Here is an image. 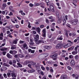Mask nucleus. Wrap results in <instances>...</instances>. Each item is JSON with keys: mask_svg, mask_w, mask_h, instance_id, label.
<instances>
[{"mask_svg": "<svg viewBox=\"0 0 79 79\" xmlns=\"http://www.w3.org/2000/svg\"><path fill=\"white\" fill-rule=\"evenodd\" d=\"M29 54H27L25 56V58H28V57H29Z\"/></svg>", "mask_w": 79, "mask_h": 79, "instance_id": "obj_47", "label": "nucleus"}, {"mask_svg": "<svg viewBox=\"0 0 79 79\" xmlns=\"http://www.w3.org/2000/svg\"><path fill=\"white\" fill-rule=\"evenodd\" d=\"M64 48H68V46H67V45L66 44L64 46Z\"/></svg>", "mask_w": 79, "mask_h": 79, "instance_id": "obj_63", "label": "nucleus"}, {"mask_svg": "<svg viewBox=\"0 0 79 79\" xmlns=\"http://www.w3.org/2000/svg\"><path fill=\"white\" fill-rule=\"evenodd\" d=\"M58 56V54L56 53H55L53 55L51 56L50 57L51 58H52L53 60L56 61V56Z\"/></svg>", "mask_w": 79, "mask_h": 79, "instance_id": "obj_3", "label": "nucleus"}, {"mask_svg": "<svg viewBox=\"0 0 79 79\" xmlns=\"http://www.w3.org/2000/svg\"><path fill=\"white\" fill-rule=\"evenodd\" d=\"M7 57L9 59L12 58V56L9 53H8L6 55Z\"/></svg>", "mask_w": 79, "mask_h": 79, "instance_id": "obj_9", "label": "nucleus"}, {"mask_svg": "<svg viewBox=\"0 0 79 79\" xmlns=\"http://www.w3.org/2000/svg\"><path fill=\"white\" fill-rule=\"evenodd\" d=\"M9 64L11 65L12 64H13V62H12V61L10 60L9 62Z\"/></svg>", "mask_w": 79, "mask_h": 79, "instance_id": "obj_53", "label": "nucleus"}, {"mask_svg": "<svg viewBox=\"0 0 79 79\" xmlns=\"http://www.w3.org/2000/svg\"><path fill=\"white\" fill-rule=\"evenodd\" d=\"M40 73L42 76H44V72H43V71H41Z\"/></svg>", "mask_w": 79, "mask_h": 79, "instance_id": "obj_50", "label": "nucleus"}, {"mask_svg": "<svg viewBox=\"0 0 79 79\" xmlns=\"http://www.w3.org/2000/svg\"><path fill=\"white\" fill-rule=\"evenodd\" d=\"M30 42H33V39L31 38H30Z\"/></svg>", "mask_w": 79, "mask_h": 79, "instance_id": "obj_43", "label": "nucleus"}, {"mask_svg": "<svg viewBox=\"0 0 79 79\" xmlns=\"http://www.w3.org/2000/svg\"><path fill=\"white\" fill-rule=\"evenodd\" d=\"M23 48H25L26 50H27V49H28V46H27V45L26 43H24L23 44Z\"/></svg>", "mask_w": 79, "mask_h": 79, "instance_id": "obj_7", "label": "nucleus"}, {"mask_svg": "<svg viewBox=\"0 0 79 79\" xmlns=\"http://www.w3.org/2000/svg\"><path fill=\"white\" fill-rule=\"evenodd\" d=\"M17 40H15L13 41V44H17Z\"/></svg>", "mask_w": 79, "mask_h": 79, "instance_id": "obj_27", "label": "nucleus"}, {"mask_svg": "<svg viewBox=\"0 0 79 79\" xmlns=\"http://www.w3.org/2000/svg\"><path fill=\"white\" fill-rule=\"evenodd\" d=\"M5 44H6V43H4V44H2V45L0 46V48H2V47H3V46L5 45Z\"/></svg>", "mask_w": 79, "mask_h": 79, "instance_id": "obj_31", "label": "nucleus"}, {"mask_svg": "<svg viewBox=\"0 0 79 79\" xmlns=\"http://www.w3.org/2000/svg\"><path fill=\"white\" fill-rule=\"evenodd\" d=\"M61 19H59L58 20H57V23L60 24V23H61Z\"/></svg>", "mask_w": 79, "mask_h": 79, "instance_id": "obj_44", "label": "nucleus"}, {"mask_svg": "<svg viewBox=\"0 0 79 79\" xmlns=\"http://www.w3.org/2000/svg\"><path fill=\"white\" fill-rule=\"evenodd\" d=\"M67 68L69 70H71V69H72V68L69 66L67 67Z\"/></svg>", "mask_w": 79, "mask_h": 79, "instance_id": "obj_37", "label": "nucleus"}, {"mask_svg": "<svg viewBox=\"0 0 79 79\" xmlns=\"http://www.w3.org/2000/svg\"><path fill=\"white\" fill-rule=\"evenodd\" d=\"M77 22H78V20L77 19H74L71 21V23L73 25H76L77 24Z\"/></svg>", "mask_w": 79, "mask_h": 79, "instance_id": "obj_4", "label": "nucleus"}, {"mask_svg": "<svg viewBox=\"0 0 79 79\" xmlns=\"http://www.w3.org/2000/svg\"><path fill=\"white\" fill-rule=\"evenodd\" d=\"M75 78L76 79H78V75H75Z\"/></svg>", "mask_w": 79, "mask_h": 79, "instance_id": "obj_61", "label": "nucleus"}, {"mask_svg": "<svg viewBox=\"0 0 79 79\" xmlns=\"http://www.w3.org/2000/svg\"><path fill=\"white\" fill-rule=\"evenodd\" d=\"M60 79H66L67 76L66 75H63L61 76Z\"/></svg>", "mask_w": 79, "mask_h": 79, "instance_id": "obj_8", "label": "nucleus"}, {"mask_svg": "<svg viewBox=\"0 0 79 79\" xmlns=\"http://www.w3.org/2000/svg\"><path fill=\"white\" fill-rule=\"evenodd\" d=\"M69 58L71 59L73 58H74V56L72 55H70L69 56Z\"/></svg>", "mask_w": 79, "mask_h": 79, "instance_id": "obj_39", "label": "nucleus"}, {"mask_svg": "<svg viewBox=\"0 0 79 79\" xmlns=\"http://www.w3.org/2000/svg\"><path fill=\"white\" fill-rule=\"evenodd\" d=\"M50 8L51 10H53L54 9V7H53V6H52L50 7Z\"/></svg>", "mask_w": 79, "mask_h": 79, "instance_id": "obj_46", "label": "nucleus"}, {"mask_svg": "<svg viewBox=\"0 0 79 79\" xmlns=\"http://www.w3.org/2000/svg\"><path fill=\"white\" fill-rule=\"evenodd\" d=\"M15 27L16 28H18V27H19V25H16L15 26Z\"/></svg>", "mask_w": 79, "mask_h": 79, "instance_id": "obj_60", "label": "nucleus"}, {"mask_svg": "<svg viewBox=\"0 0 79 79\" xmlns=\"http://www.w3.org/2000/svg\"><path fill=\"white\" fill-rule=\"evenodd\" d=\"M74 58L76 60H77L79 59V56L78 55H76L75 56Z\"/></svg>", "mask_w": 79, "mask_h": 79, "instance_id": "obj_22", "label": "nucleus"}, {"mask_svg": "<svg viewBox=\"0 0 79 79\" xmlns=\"http://www.w3.org/2000/svg\"><path fill=\"white\" fill-rule=\"evenodd\" d=\"M40 28L39 27L37 28L36 31L37 32L38 34H40Z\"/></svg>", "mask_w": 79, "mask_h": 79, "instance_id": "obj_14", "label": "nucleus"}, {"mask_svg": "<svg viewBox=\"0 0 79 79\" xmlns=\"http://www.w3.org/2000/svg\"><path fill=\"white\" fill-rule=\"evenodd\" d=\"M63 47V44H62V43H59L56 46V48H62Z\"/></svg>", "mask_w": 79, "mask_h": 79, "instance_id": "obj_2", "label": "nucleus"}, {"mask_svg": "<svg viewBox=\"0 0 79 79\" xmlns=\"http://www.w3.org/2000/svg\"><path fill=\"white\" fill-rule=\"evenodd\" d=\"M9 53H10V54H13V51H12V50L10 51Z\"/></svg>", "mask_w": 79, "mask_h": 79, "instance_id": "obj_54", "label": "nucleus"}, {"mask_svg": "<svg viewBox=\"0 0 79 79\" xmlns=\"http://www.w3.org/2000/svg\"><path fill=\"white\" fill-rule=\"evenodd\" d=\"M42 32L43 33H46V31H45V29H44L43 30Z\"/></svg>", "mask_w": 79, "mask_h": 79, "instance_id": "obj_40", "label": "nucleus"}, {"mask_svg": "<svg viewBox=\"0 0 79 79\" xmlns=\"http://www.w3.org/2000/svg\"><path fill=\"white\" fill-rule=\"evenodd\" d=\"M42 36L44 37H46V33H43L42 34Z\"/></svg>", "mask_w": 79, "mask_h": 79, "instance_id": "obj_32", "label": "nucleus"}, {"mask_svg": "<svg viewBox=\"0 0 79 79\" xmlns=\"http://www.w3.org/2000/svg\"><path fill=\"white\" fill-rule=\"evenodd\" d=\"M17 65H18L19 68H22V67H23V65L19 63H17Z\"/></svg>", "mask_w": 79, "mask_h": 79, "instance_id": "obj_23", "label": "nucleus"}, {"mask_svg": "<svg viewBox=\"0 0 79 79\" xmlns=\"http://www.w3.org/2000/svg\"><path fill=\"white\" fill-rule=\"evenodd\" d=\"M3 65H4V66H8V64H6V63H4Z\"/></svg>", "mask_w": 79, "mask_h": 79, "instance_id": "obj_52", "label": "nucleus"}, {"mask_svg": "<svg viewBox=\"0 0 79 79\" xmlns=\"http://www.w3.org/2000/svg\"><path fill=\"white\" fill-rule=\"evenodd\" d=\"M52 33H50L48 34V37L49 39L52 38Z\"/></svg>", "mask_w": 79, "mask_h": 79, "instance_id": "obj_21", "label": "nucleus"}, {"mask_svg": "<svg viewBox=\"0 0 79 79\" xmlns=\"http://www.w3.org/2000/svg\"><path fill=\"white\" fill-rule=\"evenodd\" d=\"M13 63H16V60H13Z\"/></svg>", "mask_w": 79, "mask_h": 79, "instance_id": "obj_62", "label": "nucleus"}, {"mask_svg": "<svg viewBox=\"0 0 79 79\" xmlns=\"http://www.w3.org/2000/svg\"><path fill=\"white\" fill-rule=\"evenodd\" d=\"M74 46H72L71 48H70V50H73V49H74Z\"/></svg>", "mask_w": 79, "mask_h": 79, "instance_id": "obj_51", "label": "nucleus"}, {"mask_svg": "<svg viewBox=\"0 0 79 79\" xmlns=\"http://www.w3.org/2000/svg\"><path fill=\"white\" fill-rule=\"evenodd\" d=\"M48 64H53V62H52V61H51V62L48 61Z\"/></svg>", "mask_w": 79, "mask_h": 79, "instance_id": "obj_33", "label": "nucleus"}, {"mask_svg": "<svg viewBox=\"0 0 79 79\" xmlns=\"http://www.w3.org/2000/svg\"><path fill=\"white\" fill-rule=\"evenodd\" d=\"M64 31L65 32V35L67 37H68V31H67L66 30H64Z\"/></svg>", "mask_w": 79, "mask_h": 79, "instance_id": "obj_16", "label": "nucleus"}, {"mask_svg": "<svg viewBox=\"0 0 79 79\" xmlns=\"http://www.w3.org/2000/svg\"><path fill=\"white\" fill-rule=\"evenodd\" d=\"M62 37L63 36H62V35L60 36V37L58 38V40H63V38H62Z\"/></svg>", "mask_w": 79, "mask_h": 79, "instance_id": "obj_30", "label": "nucleus"}, {"mask_svg": "<svg viewBox=\"0 0 79 79\" xmlns=\"http://www.w3.org/2000/svg\"><path fill=\"white\" fill-rule=\"evenodd\" d=\"M7 37H9L10 38H13V36L11 35V34H10L7 36Z\"/></svg>", "mask_w": 79, "mask_h": 79, "instance_id": "obj_29", "label": "nucleus"}, {"mask_svg": "<svg viewBox=\"0 0 79 79\" xmlns=\"http://www.w3.org/2000/svg\"><path fill=\"white\" fill-rule=\"evenodd\" d=\"M48 55V54L46 53L44 54L41 55L40 57L41 59V60H43V59L45 58H46V57H47L48 56V55Z\"/></svg>", "mask_w": 79, "mask_h": 79, "instance_id": "obj_5", "label": "nucleus"}, {"mask_svg": "<svg viewBox=\"0 0 79 79\" xmlns=\"http://www.w3.org/2000/svg\"><path fill=\"white\" fill-rule=\"evenodd\" d=\"M31 50H31V49H29L28 50V52L30 53V52H31Z\"/></svg>", "mask_w": 79, "mask_h": 79, "instance_id": "obj_59", "label": "nucleus"}, {"mask_svg": "<svg viewBox=\"0 0 79 79\" xmlns=\"http://www.w3.org/2000/svg\"><path fill=\"white\" fill-rule=\"evenodd\" d=\"M63 21L64 23H66V21L65 20V19H64L63 20Z\"/></svg>", "mask_w": 79, "mask_h": 79, "instance_id": "obj_64", "label": "nucleus"}, {"mask_svg": "<svg viewBox=\"0 0 79 79\" xmlns=\"http://www.w3.org/2000/svg\"><path fill=\"white\" fill-rule=\"evenodd\" d=\"M54 40V38H52V39L50 40V42H52Z\"/></svg>", "mask_w": 79, "mask_h": 79, "instance_id": "obj_57", "label": "nucleus"}, {"mask_svg": "<svg viewBox=\"0 0 79 79\" xmlns=\"http://www.w3.org/2000/svg\"><path fill=\"white\" fill-rule=\"evenodd\" d=\"M28 73H34V72H35V70L34 69H32L28 71Z\"/></svg>", "mask_w": 79, "mask_h": 79, "instance_id": "obj_17", "label": "nucleus"}, {"mask_svg": "<svg viewBox=\"0 0 79 79\" xmlns=\"http://www.w3.org/2000/svg\"><path fill=\"white\" fill-rule=\"evenodd\" d=\"M24 42L23 41L20 40L19 42L20 44H23Z\"/></svg>", "mask_w": 79, "mask_h": 79, "instance_id": "obj_58", "label": "nucleus"}, {"mask_svg": "<svg viewBox=\"0 0 79 79\" xmlns=\"http://www.w3.org/2000/svg\"><path fill=\"white\" fill-rule=\"evenodd\" d=\"M3 76L5 78H7V75H6V74L4 73L3 74Z\"/></svg>", "mask_w": 79, "mask_h": 79, "instance_id": "obj_41", "label": "nucleus"}, {"mask_svg": "<svg viewBox=\"0 0 79 79\" xmlns=\"http://www.w3.org/2000/svg\"><path fill=\"white\" fill-rule=\"evenodd\" d=\"M35 39H39V36L38 35H36L35 36Z\"/></svg>", "mask_w": 79, "mask_h": 79, "instance_id": "obj_25", "label": "nucleus"}, {"mask_svg": "<svg viewBox=\"0 0 79 79\" xmlns=\"http://www.w3.org/2000/svg\"><path fill=\"white\" fill-rule=\"evenodd\" d=\"M70 64L72 66H74L75 65V61L73 59H72L71 61Z\"/></svg>", "mask_w": 79, "mask_h": 79, "instance_id": "obj_6", "label": "nucleus"}, {"mask_svg": "<svg viewBox=\"0 0 79 79\" xmlns=\"http://www.w3.org/2000/svg\"><path fill=\"white\" fill-rule=\"evenodd\" d=\"M13 53L14 54H16V53H17V51H13Z\"/></svg>", "mask_w": 79, "mask_h": 79, "instance_id": "obj_48", "label": "nucleus"}, {"mask_svg": "<svg viewBox=\"0 0 79 79\" xmlns=\"http://www.w3.org/2000/svg\"><path fill=\"white\" fill-rule=\"evenodd\" d=\"M71 43H67L66 45L67 46V47H70V46H71Z\"/></svg>", "mask_w": 79, "mask_h": 79, "instance_id": "obj_24", "label": "nucleus"}, {"mask_svg": "<svg viewBox=\"0 0 79 79\" xmlns=\"http://www.w3.org/2000/svg\"><path fill=\"white\" fill-rule=\"evenodd\" d=\"M31 61H26L24 62V64H26V65H27V64H28L29 63H31Z\"/></svg>", "mask_w": 79, "mask_h": 79, "instance_id": "obj_10", "label": "nucleus"}, {"mask_svg": "<svg viewBox=\"0 0 79 79\" xmlns=\"http://www.w3.org/2000/svg\"><path fill=\"white\" fill-rule=\"evenodd\" d=\"M3 33H1L0 34V40H2L3 39Z\"/></svg>", "mask_w": 79, "mask_h": 79, "instance_id": "obj_15", "label": "nucleus"}, {"mask_svg": "<svg viewBox=\"0 0 79 79\" xmlns=\"http://www.w3.org/2000/svg\"><path fill=\"white\" fill-rule=\"evenodd\" d=\"M7 69V68L6 67H3V71H6Z\"/></svg>", "mask_w": 79, "mask_h": 79, "instance_id": "obj_38", "label": "nucleus"}, {"mask_svg": "<svg viewBox=\"0 0 79 79\" xmlns=\"http://www.w3.org/2000/svg\"><path fill=\"white\" fill-rule=\"evenodd\" d=\"M7 77H11V74L10 73H7Z\"/></svg>", "mask_w": 79, "mask_h": 79, "instance_id": "obj_28", "label": "nucleus"}, {"mask_svg": "<svg viewBox=\"0 0 79 79\" xmlns=\"http://www.w3.org/2000/svg\"><path fill=\"white\" fill-rule=\"evenodd\" d=\"M15 46V45H12L10 48V49L11 50H14V49H15V48H16Z\"/></svg>", "mask_w": 79, "mask_h": 79, "instance_id": "obj_18", "label": "nucleus"}, {"mask_svg": "<svg viewBox=\"0 0 79 79\" xmlns=\"http://www.w3.org/2000/svg\"><path fill=\"white\" fill-rule=\"evenodd\" d=\"M16 74L13 73H11V76L12 77H16Z\"/></svg>", "mask_w": 79, "mask_h": 79, "instance_id": "obj_13", "label": "nucleus"}, {"mask_svg": "<svg viewBox=\"0 0 79 79\" xmlns=\"http://www.w3.org/2000/svg\"><path fill=\"white\" fill-rule=\"evenodd\" d=\"M19 57H20V58H23V57H24V55L22 54H19Z\"/></svg>", "mask_w": 79, "mask_h": 79, "instance_id": "obj_26", "label": "nucleus"}, {"mask_svg": "<svg viewBox=\"0 0 79 79\" xmlns=\"http://www.w3.org/2000/svg\"><path fill=\"white\" fill-rule=\"evenodd\" d=\"M3 50L4 51H6V50H8V48H3Z\"/></svg>", "mask_w": 79, "mask_h": 79, "instance_id": "obj_56", "label": "nucleus"}, {"mask_svg": "<svg viewBox=\"0 0 79 79\" xmlns=\"http://www.w3.org/2000/svg\"><path fill=\"white\" fill-rule=\"evenodd\" d=\"M45 47L46 49L48 50H50L52 48V46H46Z\"/></svg>", "mask_w": 79, "mask_h": 79, "instance_id": "obj_12", "label": "nucleus"}, {"mask_svg": "<svg viewBox=\"0 0 79 79\" xmlns=\"http://www.w3.org/2000/svg\"><path fill=\"white\" fill-rule=\"evenodd\" d=\"M41 68L42 70H45V68L43 66V65H41Z\"/></svg>", "mask_w": 79, "mask_h": 79, "instance_id": "obj_35", "label": "nucleus"}, {"mask_svg": "<svg viewBox=\"0 0 79 79\" xmlns=\"http://www.w3.org/2000/svg\"><path fill=\"white\" fill-rule=\"evenodd\" d=\"M29 6L31 7H32L33 6H34V5L30 3L29 4Z\"/></svg>", "mask_w": 79, "mask_h": 79, "instance_id": "obj_49", "label": "nucleus"}, {"mask_svg": "<svg viewBox=\"0 0 79 79\" xmlns=\"http://www.w3.org/2000/svg\"><path fill=\"white\" fill-rule=\"evenodd\" d=\"M29 44L30 45H34V43L31 42L30 43H29Z\"/></svg>", "mask_w": 79, "mask_h": 79, "instance_id": "obj_34", "label": "nucleus"}, {"mask_svg": "<svg viewBox=\"0 0 79 79\" xmlns=\"http://www.w3.org/2000/svg\"><path fill=\"white\" fill-rule=\"evenodd\" d=\"M44 27V25H41L40 26V28H43Z\"/></svg>", "mask_w": 79, "mask_h": 79, "instance_id": "obj_55", "label": "nucleus"}, {"mask_svg": "<svg viewBox=\"0 0 79 79\" xmlns=\"http://www.w3.org/2000/svg\"><path fill=\"white\" fill-rule=\"evenodd\" d=\"M2 53L3 55H6V51L3 52H2Z\"/></svg>", "mask_w": 79, "mask_h": 79, "instance_id": "obj_36", "label": "nucleus"}, {"mask_svg": "<svg viewBox=\"0 0 79 79\" xmlns=\"http://www.w3.org/2000/svg\"><path fill=\"white\" fill-rule=\"evenodd\" d=\"M28 27L29 28H31V24H30V23L28 22Z\"/></svg>", "mask_w": 79, "mask_h": 79, "instance_id": "obj_42", "label": "nucleus"}, {"mask_svg": "<svg viewBox=\"0 0 79 79\" xmlns=\"http://www.w3.org/2000/svg\"><path fill=\"white\" fill-rule=\"evenodd\" d=\"M35 67L37 69L39 68H40V65H39V63H37V64L35 65Z\"/></svg>", "mask_w": 79, "mask_h": 79, "instance_id": "obj_20", "label": "nucleus"}, {"mask_svg": "<svg viewBox=\"0 0 79 79\" xmlns=\"http://www.w3.org/2000/svg\"><path fill=\"white\" fill-rule=\"evenodd\" d=\"M72 55H76L77 54V51H73L72 52Z\"/></svg>", "mask_w": 79, "mask_h": 79, "instance_id": "obj_19", "label": "nucleus"}, {"mask_svg": "<svg viewBox=\"0 0 79 79\" xmlns=\"http://www.w3.org/2000/svg\"><path fill=\"white\" fill-rule=\"evenodd\" d=\"M6 7V4L4 3L2 5V10H5V7Z\"/></svg>", "mask_w": 79, "mask_h": 79, "instance_id": "obj_11", "label": "nucleus"}, {"mask_svg": "<svg viewBox=\"0 0 79 79\" xmlns=\"http://www.w3.org/2000/svg\"><path fill=\"white\" fill-rule=\"evenodd\" d=\"M35 43L37 45H38L39 44H41V43H44V41L42 40H38L37 39H35Z\"/></svg>", "mask_w": 79, "mask_h": 79, "instance_id": "obj_1", "label": "nucleus"}, {"mask_svg": "<svg viewBox=\"0 0 79 79\" xmlns=\"http://www.w3.org/2000/svg\"><path fill=\"white\" fill-rule=\"evenodd\" d=\"M45 21L46 23H49V21H48V19H46L45 20Z\"/></svg>", "mask_w": 79, "mask_h": 79, "instance_id": "obj_45", "label": "nucleus"}]
</instances>
